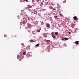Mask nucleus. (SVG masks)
<instances>
[{
	"mask_svg": "<svg viewBox=\"0 0 79 79\" xmlns=\"http://www.w3.org/2000/svg\"><path fill=\"white\" fill-rule=\"evenodd\" d=\"M73 19L74 20V21H77V17L76 16H75L73 17Z\"/></svg>",
	"mask_w": 79,
	"mask_h": 79,
	"instance_id": "nucleus-1",
	"label": "nucleus"
},
{
	"mask_svg": "<svg viewBox=\"0 0 79 79\" xmlns=\"http://www.w3.org/2000/svg\"><path fill=\"white\" fill-rule=\"evenodd\" d=\"M31 27V25H28V28L30 29Z\"/></svg>",
	"mask_w": 79,
	"mask_h": 79,
	"instance_id": "nucleus-2",
	"label": "nucleus"
},
{
	"mask_svg": "<svg viewBox=\"0 0 79 79\" xmlns=\"http://www.w3.org/2000/svg\"><path fill=\"white\" fill-rule=\"evenodd\" d=\"M52 36L53 37L54 39H55V38H56V37H55V35H52Z\"/></svg>",
	"mask_w": 79,
	"mask_h": 79,
	"instance_id": "nucleus-3",
	"label": "nucleus"
},
{
	"mask_svg": "<svg viewBox=\"0 0 79 79\" xmlns=\"http://www.w3.org/2000/svg\"><path fill=\"white\" fill-rule=\"evenodd\" d=\"M75 44H79V42H78V41H77L75 42Z\"/></svg>",
	"mask_w": 79,
	"mask_h": 79,
	"instance_id": "nucleus-4",
	"label": "nucleus"
},
{
	"mask_svg": "<svg viewBox=\"0 0 79 79\" xmlns=\"http://www.w3.org/2000/svg\"><path fill=\"white\" fill-rule=\"evenodd\" d=\"M22 15H26V12H23V13L22 12Z\"/></svg>",
	"mask_w": 79,
	"mask_h": 79,
	"instance_id": "nucleus-5",
	"label": "nucleus"
},
{
	"mask_svg": "<svg viewBox=\"0 0 79 79\" xmlns=\"http://www.w3.org/2000/svg\"><path fill=\"white\" fill-rule=\"evenodd\" d=\"M39 44H37L35 45L36 47H39Z\"/></svg>",
	"mask_w": 79,
	"mask_h": 79,
	"instance_id": "nucleus-6",
	"label": "nucleus"
},
{
	"mask_svg": "<svg viewBox=\"0 0 79 79\" xmlns=\"http://www.w3.org/2000/svg\"><path fill=\"white\" fill-rule=\"evenodd\" d=\"M55 35H58V32H56L55 33Z\"/></svg>",
	"mask_w": 79,
	"mask_h": 79,
	"instance_id": "nucleus-7",
	"label": "nucleus"
},
{
	"mask_svg": "<svg viewBox=\"0 0 79 79\" xmlns=\"http://www.w3.org/2000/svg\"><path fill=\"white\" fill-rule=\"evenodd\" d=\"M47 26L48 27H50V25L49 24H48L47 25Z\"/></svg>",
	"mask_w": 79,
	"mask_h": 79,
	"instance_id": "nucleus-8",
	"label": "nucleus"
},
{
	"mask_svg": "<svg viewBox=\"0 0 79 79\" xmlns=\"http://www.w3.org/2000/svg\"><path fill=\"white\" fill-rule=\"evenodd\" d=\"M64 39L65 40H68V39L67 38H64Z\"/></svg>",
	"mask_w": 79,
	"mask_h": 79,
	"instance_id": "nucleus-9",
	"label": "nucleus"
},
{
	"mask_svg": "<svg viewBox=\"0 0 79 79\" xmlns=\"http://www.w3.org/2000/svg\"><path fill=\"white\" fill-rule=\"evenodd\" d=\"M62 39L63 40H64V38L63 37H62Z\"/></svg>",
	"mask_w": 79,
	"mask_h": 79,
	"instance_id": "nucleus-10",
	"label": "nucleus"
},
{
	"mask_svg": "<svg viewBox=\"0 0 79 79\" xmlns=\"http://www.w3.org/2000/svg\"><path fill=\"white\" fill-rule=\"evenodd\" d=\"M23 55H26V53L25 52H24L23 53Z\"/></svg>",
	"mask_w": 79,
	"mask_h": 79,
	"instance_id": "nucleus-11",
	"label": "nucleus"
},
{
	"mask_svg": "<svg viewBox=\"0 0 79 79\" xmlns=\"http://www.w3.org/2000/svg\"><path fill=\"white\" fill-rule=\"evenodd\" d=\"M57 17V16H55L54 18H56Z\"/></svg>",
	"mask_w": 79,
	"mask_h": 79,
	"instance_id": "nucleus-12",
	"label": "nucleus"
},
{
	"mask_svg": "<svg viewBox=\"0 0 79 79\" xmlns=\"http://www.w3.org/2000/svg\"><path fill=\"white\" fill-rule=\"evenodd\" d=\"M60 16H62V14H61V13H60Z\"/></svg>",
	"mask_w": 79,
	"mask_h": 79,
	"instance_id": "nucleus-13",
	"label": "nucleus"
},
{
	"mask_svg": "<svg viewBox=\"0 0 79 79\" xmlns=\"http://www.w3.org/2000/svg\"><path fill=\"white\" fill-rule=\"evenodd\" d=\"M25 23V21H23L22 22L23 23Z\"/></svg>",
	"mask_w": 79,
	"mask_h": 79,
	"instance_id": "nucleus-14",
	"label": "nucleus"
},
{
	"mask_svg": "<svg viewBox=\"0 0 79 79\" xmlns=\"http://www.w3.org/2000/svg\"><path fill=\"white\" fill-rule=\"evenodd\" d=\"M31 42H33V40H31Z\"/></svg>",
	"mask_w": 79,
	"mask_h": 79,
	"instance_id": "nucleus-15",
	"label": "nucleus"
},
{
	"mask_svg": "<svg viewBox=\"0 0 79 79\" xmlns=\"http://www.w3.org/2000/svg\"><path fill=\"white\" fill-rule=\"evenodd\" d=\"M69 34H71V32H69Z\"/></svg>",
	"mask_w": 79,
	"mask_h": 79,
	"instance_id": "nucleus-16",
	"label": "nucleus"
},
{
	"mask_svg": "<svg viewBox=\"0 0 79 79\" xmlns=\"http://www.w3.org/2000/svg\"><path fill=\"white\" fill-rule=\"evenodd\" d=\"M48 42H50V40H48Z\"/></svg>",
	"mask_w": 79,
	"mask_h": 79,
	"instance_id": "nucleus-17",
	"label": "nucleus"
},
{
	"mask_svg": "<svg viewBox=\"0 0 79 79\" xmlns=\"http://www.w3.org/2000/svg\"><path fill=\"white\" fill-rule=\"evenodd\" d=\"M24 0H25V1H27V0H23V1H24Z\"/></svg>",
	"mask_w": 79,
	"mask_h": 79,
	"instance_id": "nucleus-18",
	"label": "nucleus"
},
{
	"mask_svg": "<svg viewBox=\"0 0 79 79\" xmlns=\"http://www.w3.org/2000/svg\"><path fill=\"white\" fill-rule=\"evenodd\" d=\"M22 45H24V44H21Z\"/></svg>",
	"mask_w": 79,
	"mask_h": 79,
	"instance_id": "nucleus-19",
	"label": "nucleus"
},
{
	"mask_svg": "<svg viewBox=\"0 0 79 79\" xmlns=\"http://www.w3.org/2000/svg\"><path fill=\"white\" fill-rule=\"evenodd\" d=\"M49 48H50V45H49L48 46Z\"/></svg>",
	"mask_w": 79,
	"mask_h": 79,
	"instance_id": "nucleus-20",
	"label": "nucleus"
},
{
	"mask_svg": "<svg viewBox=\"0 0 79 79\" xmlns=\"http://www.w3.org/2000/svg\"><path fill=\"white\" fill-rule=\"evenodd\" d=\"M65 47H66V45H65Z\"/></svg>",
	"mask_w": 79,
	"mask_h": 79,
	"instance_id": "nucleus-21",
	"label": "nucleus"
},
{
	"mask_svg": "<svg viewBox=\"0 0 79 79\" xmlns=\"http://www.w3.org/2000/svg\"><path fill=\"white\" fill-rule=\"evenodd\" d=\"M52 34H54V32H53L52 33Z\"/></svg>",
	"mask_w": 79,
	"mask_h": 79,
	"instance_id": "nucleus-22",
	"label": "nucleus"
},
{
	"mask_svg": "<svg viewBox=\"0 0 79 79\" xmlns=\"http://www.w3.org/2000/svg\"><path fill=\"white\" fill-rule=\"evenodd\" d=\"M53 10H55V9H53Z\"/></svg>",
	"mask_w": 79,
	"mask_h": 79,
	"instance_id": "nucleus-23",
	"label": "nucleus"
},
{
	"mask_svg": "<svg viewBox=\"0 0 79 79\" xmlns=\"http://www.w3.org/2000/svg\"><path fill=\"white\" fill-rule=\"evenodd\" d=\"M4 36L6 37L5 36V35H4Z\"/></svg>",
	"mask_w": 79,
	"mask_h": 79,
	"instance_id": "nucleus-24",
	"label": "nucleus"
},
{
	"mask_svg": "<svg viewBox=\"0 0 79 79\" xmlns=\"http://www.w3.org/2000/svg\"><path fill=\"white\" fill-rule=\"evenodd\" d=\"M36 22H37V21H36Z\"/></svg>",
	"mask_w": 79,
	"mask_h": 79,
	"instance_id": "nucleus-25",
	"label": "nucleus"
}]
</instances>
